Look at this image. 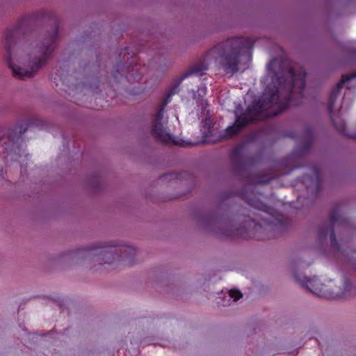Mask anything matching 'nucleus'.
<instances>
[{
	"label": "nucleus",
	"mask_w": 356,
	"mask_h": 356,
	"mask_svg": "<svg viewBox=\"0 0 356 356\" xmlns=\"http://www.w3.org/2000/svg\"><path fill=\"white\" fill-rule=\"evenodd\" d=\"M59 19L42 9L24 15L3 35L4 60L13 76L26 80L44 67L57 47Z\"/></svg>",
	"instance_id": "nucleus-1"
},
{
	"label": "nucleus",
	"mask_w": 356,
	"mask_h": 356,
	"mask_svg": "<svg viewBox=\"0 0 356 356\" xmlns=\"http://www.w3.org/2000/svg\"><path fill=\"white\" fill-rule=\"evenodd\" d=\"M267 71L271 83L259 100L244 113L238 115L234 112V124L229 126L218 140L236 136L250 123L276 116L284 112L291 102L298 104L302 98L306 76L304 70H295L288 61L273 58L268 64Z\"/></svg>",
	"instance_id": "nucleus-2"
},
{
	"label": "nucleus",
	"mask_w": 356,
	"mask_h": 356,
	"mask_svg": "<svg viewBox=\"0 0 356 356\" xmlns=\"http://www.w3.org/2000/svg\"><path fill=\"white\" fill-rule=\"evenodd\" d=\"M138 248L120 240L97 241L64 250L48 259L49 264L61 270L79 268L92 272L102 270L105 266L118 268L136 263Z\"/></svg>",
	"instance_id": "nucleus-3"
},
{
	"label": "nucleus",
	"mask_w": 356,
	"mask_h": 356,
	"mask_svg": "<svg viewBox=\"0 0 356 356\" xmlns=\"http://www.w3.org/2000/svg\"><path fill=\"white\" fill-rule=\"evenodd\" d=\"M240 196L250 207L266 211L268 207L254 195H248L245 189L241 191H225L220 194V202L214 207L195 211L193 219L199 229L219 237H243L247 234L250 218L248 215L234 213L225 201L231 196Z\"/></svg>",
	"instance_id": "nucleus-4"
},
{
	"label": "nucleus",
	"mask_w": 356,
	"mask_h": 356,
	"mask_svg": "<svg viewBox=\"0 0 356 356\" xmlns=\"http://www.w3.org/2000/svg\"><path fill=\"white\" fill-rule=\"evenodd\" d=\"M253 44L248 37H230L208 50L205 58L213 59L227 73L234 74L238 70L241 57L249 52Z\"/></svg>",
	"instance_id": "nucleus-5"
},
{
	"label": "nucleus",
	"mask_w": 356,
	"mask_h": 356,
	"mask_svg": "<svg viewBox=\"0 0 356 356\" xmlns=\"http://www.w3.org/2000/svg\"><path fill=\"white\" fill-rule=\"evenodd\" d=\"M38 120L31 119L29 123L18 122L15 127H0V154L10 161H17L23 154L24 150L22 147L20 140L22 135L31 126H38Z\"/></svg>",
	"instance_id": "nucleus-6"
},
{
	"label": "nucleus",
	"mask_w": 356,
	"mask_h": 356,
	"mask_svg": "<svg viewBox=\"0 0 356 356\" xmlns=\"http://www.w3.org/2000/svg\"><path fill=\"white\" fill-rule=\"evenodd\" d=\"M349 226V220L345 216L340 204L332 207L328 216V220L321 222L316 229V238L321 245H330L336 254L341 252L340 245L336 238L335 230L339 227L346 228Z\"/></svg>",
	"instance_id": "nucleus-7"
},
{
	"label": "nucleus",
	"mask_w": 356,
	"mask_h": 356,
	"mask_svg": "<svg viewBox=\"0 0 356 356\" xmlns=\"http://www.w3.org/2000/svg\"><path fill=\"white\" fill-rule=\"evenodd\" d=\"M295 280L307 291L321 298L327 299H340L353 296L356 294V288L348 279H345L343 283V289L333 286L332 283L329 285L321 284L316 277H308L298 272L293 273Z\"/></svg>",
	"instance_id": "nucleus-8"
},
{
	"label": "nucleus",
	"mask_w": 356,
	"mask_h": 356,
	"mask_svg": "<svg viewBox=\"0 0 356 356\" xmlns=\"http://www.w3.org/2000/svg\"><path fill=\"white\" fill-rule=\"evenodd\" d=\"M159 181L162 184L172 183L178 191L164 198V201L176 200L190 193L195 186V180L193 176L186 172L178 174L175 172H170L161 175Z\"/></svg>",
	"instance_id": "nucleus-9"
},
{
	"label": "nucleus",
	"mask_w": 356,
	"mask_h": 356,
	"mask_svg": "<svg viewBox=\"0 0 356 356\" xmlns=\"http://www.w3.org/2000/svg\"><path fill=\"white\" fill-rule=\"evenodd\" d=\"M164 108L165 106L161 105L154 116L152 124V135L157 140L163 143L172 144L181 147L186 146L184 141L175 140L172 136L166 131L165 127L166 121L163 118Z\"/></svg>",
	"instance_id": "nucleus-10"
},
{
	"label": "nucleus",
	"mask_w": 356,
	"mask_h": 356,
	"mask_svg": "<svg viewBox=\"0 0 356 356\" xmlns=\"http://www.w3.org/2000/svg\"><path fill=\"white\" fill-rule=\"evenodd\" d=\"M356 78V72L352 73L350 74H344L342 75L341 81L332 88L330 92L328 102H327V110L330 115V118L333 124L336 127V128L341 132H344L345 131V124L343 122H340L337 124L335 120L332 117L333 108L335 102L338 97L339 92L342 88L343 84L353 79Z\"/></svg>",
	"instance_id": "nucleus-11"
},
{
	"label": "nucleus",
	"mask_w": 356,
	"mask_h": 356,
	"mask_svg": "<svg viewBox=\"0 0 356 356\" xmlns=\"http://www.w3.org/2000/svg\"><path fill=\"white\" fill-rule=\"evenodd\" d=\"M280 175V174L271 169L264 170L255 174L247 176L246 182L250 185H265Z\"/></svg>",
	"instance_id": "nucleus-12"
},
{
	"label": "nucleus",
	"mask_w": 356,
	"mask_h": 356,
	"mask_svg": "<svg viewBox=\"0 0 356 356\" xmlns=\"http://www.w3.org/2000/svg\"><path fill=\"white\" fill-rule=\"evenodd\" d=\"M243 149V146L239 145L232 150L231 155L232 170L237 176L242 177L245 174V163L242 155Z\"/></svg>",
	"instance_id": "nucleus-13"
},
{
	"label": "nucleus",
	"mask_w": 356,
	"mask_h": 356,
	"mask_svg": "<svg viewBox=\"0 0 356 356\" xmlns=\"http://www.w3.org/2000/svg\"><path fill=\"white\" fill-rule=\"evenodd\" d=\"M209 69V64L205 60H200L192 63L181 74L182 79H186L191 76H202Z\"/></svg>",
	"instance_id": "nucleus-14"
},
{
	"label": "nucleus",
	"mask_w": 356,
	"mask_h": 356,
	"mask_svg": "<svg viewBox=\"0 0 356 356\" xmlns=\"http://www.w3.org/2000/svg\"><path fill=\"white\" fill-rule=\"evenodd\" d=\"M314 140V131L312 127H306L303 133V140L302 142L301 147L298 151V154L300 156H302L306 154L312 145Z\"/></svg>",
	"instance_id": "nucleus-15"
},
{
	"label": "nucleus",
	"mask_w": 356,
	"mask_h": 356,
	"mask_svg": "<svg viewBox=\"0 0 356 356\" xmlns=\"http://www.w3.org/2000/svg\"><path fill=\"white\" fill-rule=\"evenodd\" d=\"M184 79H182V75H181L179 77H176L175 79H173L171 85L170 86V87L168 88V90L166 94V97L164 99L161 105H163V106H165L168 104V103L170 102L171 97L179 92V87L180 84L181 83V82L183 81V80H184Z\"/></svg>",
	"instance_id": "nucleus-16"
},
{
	"label": "nucleus",
	"mask_w": 356,
	"mask_h": 356,
	"mask_svg": "<svg viewBox=\"0 0 356 356\" xmlns=\"http://www.w3.org/2000/svg\"><path fill=\"white\" fill-rule=\"evenodd\" d=\"M275 227L276 226L273 227L270 225L266 227H263L260 225H256L254 227L255 237L258 240H268L271 238H274L275 236L271 233V231L274 230Z\"/></svg>",
	"instance_id": "nucleus-17"
},
{
	"label": "nucleus",
	"mask_w": 356,
	"mask_h": 356,
	"mask_svg": "<svg viewBox=\"0 0 356 356\" xmlns=\"http://www.w3.org/2000/svg\"><path fill=\"white\" fill-rule=\"evenodd\" d=\"M86 184L88 188L93 192L99 191L102 188V183L96 175L88 177Z\"/></svg>",
	"instance_id": "nucleus-18"
},
{
	"label": "nucleus",
	"mask_w": 356,
	"mask_h": 356,
	"mask_svg": "<svg viewBox=\"0 0 356 356\" xmlns=\"http://www.w3.org/2000/svg\"><path fill=\"white\" fill-rule=\"evenodd\" d=\"M203 123V128L204 130L203 131V136L204 138H210L213 136L214 129L213 126L214 124L212 122V120L211 119V117H207L205 120H204Z\"/></svg>",
	"instance_id": "nucleus-19"
},
{
	"label": "nucleus",
	"mask_w": 356,
	"mask_h": 356,
	"mask_svg": "<svg viewBox=\"0 0 356 356\" xmlns=\"http://www.w3.org/2000/svg\"><path fill=\"white\" fill-rule=\"evenodd\" d=\"M77 70L79 73H82L84 75L87 74L90 71V62H86L85 60H81Z\"/></svg>",
	"instance_id": "nucleus-20"
},
{
	"label": "nucleus",
	"mask_w": 356,
	"mask_h": 356,
	"mask_svg": "<svg viewBox=\"0 0 356 356\" xmlns=\"http://www.w3.org/2000/svg\"><path fill=\"white\" fill-rule=\"evenodd\" d=\"M229 296L233 298L234 302H236L243 296V294L238 289H231L229 291Z\"/></svg>",
	"instance_id": "nucleus-21"
},
{
	"label": "nucleus",
	"mask_w": 356,
	"mask_h": 356,
	"mask_svg": "<svg viewBox=\"0 0 356 356\" xmlns=\"http://www.w3.org/2000/svg\"><path fill=\"white\" fill-rule=\"evenodd\" d=\"M313 172H314V174L315 177H316V185L318 186L319 184L320 179H321L320 170L318 168V167L314 166L313 167Z\"/></svg>",
	"instance_id": "nucleus-22"
},
{
	"label": "nucleus",
	"mask_w": 356,
	"mask_h": 356,
	"mask_svg": "<svg viewBox=\"0 0 356 356\" xmlns=\"http://www.w3.org/2000/svg\"><path fill=\"white\" fill-rule=\"evenodd\" d=\"M127 54H129V52H128V49H127V48H124V49H122V50L120 52V54H119V57H120V62H121V63L122 62V58H122V57H123V60H124V56H125Z\"/></svg>",
	"instance_id": "nucleus-23"
},
{
	"label": "nucleus",
	"mask_w": 356,
	"mask_h": 356,
	"mask_svg": "<svg viewBox=\"0 0 356 356\" xmlns=\"http://www.w3.org/2000/svg\"><path fill=\"white\" fill-rule=\"evenodd\" d=\"M350 137L353 138H356V135H353V136H350Z\"/></svg>",
	"instance_id": "nucleus-24"
},
{
	"label": "nucleus",
	"mask_w": 356,
	"mask_h": 356,
	"mask_svg": "<svg viewBox=\"0 0 356 356\" xmlns=\"http://www.w3.org/2000/svg\"><path fill=\"white\" fill-rule=\"evenodd\" d=\"M215 141H216V140H208V142H209V143H211V142H215Z\"/></svg>",
	"instance_id": "nucleus-25"
},
{
	"label": "nucleus",
	"mask_w": 356,
	"mask_h": 356,
	"mask_svg": "<svg viewBox=\"0 0 356 356\" xmlns=\"http://www.w3.org/2000/svg\"><path fill=\"white\" fill-rule=\"evenodd\" d=\"M1 171V170H0V172Z\"/></svg>",
	"instance_id": "nucleus-26"
}]
</instances>
